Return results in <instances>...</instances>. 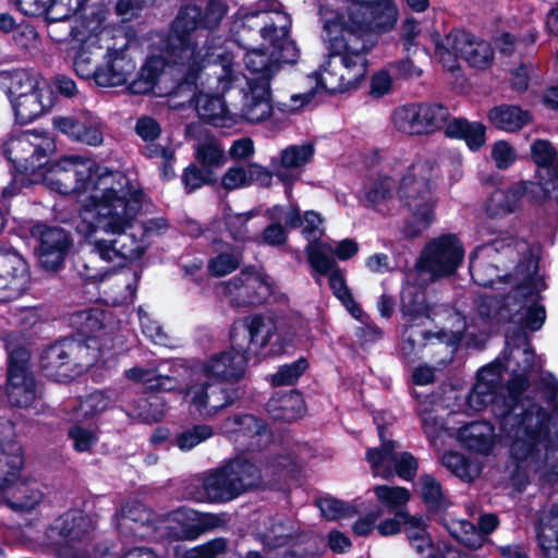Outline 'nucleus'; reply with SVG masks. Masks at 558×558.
Wrapping results in <instances>:
<instances>
[{"label": "nucleus", "mask_w": 558, "mask_h": 558, "mask_svg": "<svg viewBox=\"0 0 558 558\" xmlns=\"http://www.w3.org/2000/svg\"><path fill=\"white\" fill-rule=\"evenodd\" d=\"M526 330L519 324L506 332L504 357L513 363L511 378L506 384L507 395L495 396L490 404L500 429L511 438L509 454L517 472L527 461L537 469H554L558 453V430L551 433L554 415L532 399L523 404L535 368V351Z\"/></svg>", "instance_id": "obj_1"}, {"label": "nucleus", "mask_w": 558, "mask_h": 558, "mask_svg": "<svg viewBox=\"0 0 558 558\" xmlns=\"http://www.w3.org/2000/svg\"><path fill=\"white\" fill-rule=\"evenodd\" d=\"M145 193L140 186L119 201H105L100 204H89L77 209L75 229L89 246L86 258H80L74 267L80 277L87 283L100 282L105 278L102 267L95 265V259L116 266H124L129 260L142 258L146 253V245L135 244L128 252L117 247V240L97 239L96 233L102 231L107 234H123L133 226V221L143 208Z\"/></svg>", "instance_id": "obj_2"}, {"label": "nucleus", "mask_w": 558, "mask_h": 558, "mask_svg": "<svg viewBox=\"0 0 558 558\" xmlns=\"http://www.w3.org/2000/svg\"><path fill=\"white\" fill-rule=\"evenodd\" d=\"M40 174L43 183L60 195L94 192L80 204L78 209L89 204L119 201L118 197L125 195L126 191L140 187L125 173L78 155L62 156L51 161Z\"/></svg>", "instance_id": "obj_3"}, {"label": "nucleus", "mask_w": 558, "mask_h": 558, "mask_svg": "<svg viewBox=\"0 0 558 558\" xmlns=\"http://www.w3.org/2000/svg\"><path fill=\"white\" fill-rule=\"evenodd\" d=\"M432 172L433 167L427 160L415 161L400 180L397 194L401 205L411 213L402 228L409 239L421 235L435 220L437 199L432 187Z\"/></svg>", "instance_id": "obj_4"}, {"label": "nucleus", "mask_w": 558, "mask_h": 558, "mask_svg": "<svg viewBox=\"0 0 558 558\" xmlns=\"http://www.w3.org/2000/svg\"><path fill=\"white\" fill-rule=\"evenodd\" d=\"M262 483V469L242 453L209 470L203 477L202 487L207 501L226 504L259 488Z\"/></svg>", "instance_id": "obj_5"}, {"label": "nucleus", "mask_w": 558, "mask_h": 558, "mask_svg": "<svg viewBox=\"0 0 558 558\" xmlns=\"http://www.w3.org/2000/svg\"><path fill=\"white\" fill-rule=\"evenodd\" d=\"M97 361L98 354L93 353V349L84 345L76 336H70L47 345L39 356V366L45 377L68 384Z\"/></svg>", "instance_id": "obj_6"}, {"label": "nucleus", "mask_w": 558, "mask_h": 558, "mask_svg": "<svg viewBox=\"0 0 558 558\" xmlns=\"http://www.w3.org/2000/svg\"><path fill=\"white\" fill-rule=\"evenodd\" d=\"M34 255L41 269L59 272L65 268L68 258L75 250L72 230L37 220L28 227Z\"/></svg>", "instance_id": "obj_7"}, {"label": "nucleus", "mask_w": 558, "mask_h": 558, "mask_svg": "<svg viewBox=\"0 0 558 558\" xmlns=\"http://www.w3.org/2000/svg\"><path fill=\"white\" fill-rule=\"evenodd\" d=\"M435 52L449 72L459 69L458 58L471 68L485 70L492 65L495 57L489 41L477 38L465 29H452L445 39L438 38L435 41Z\"/></svg>", "instance_id": "obj_8"}, {"label": "nucleus", "mask_w": 558, "mask_h": 558, "mask_svg": "<svg viewBox=\"0 0 558 558\" xmlns=\"http://www.w3.org/2000/svg\"><path fill=\"white\" fill-rule=\"evenodd\" d=\"M463 258L464 247L458 235L445 233L425 244L417 258L416 269L436 281L453 276Z\"/></svg>", "instance_id": "obj_9"}, {"label": "nucleus", "mask_w": 558, "mask_h": 558, "mask_svg": "<svg viewBox=\"0 0 558 558\" xmlns=\"http://www.w3.org/2000/svg\"><path fill=\"white\" fill-rule=\"evenodd\" d=\"M8 349L5 393L9 403L16 408H29L36 400V378L31 371V351L23 344Z\"/></svg>", "instance_id": "obj_10"}, {"label": "nucleus", "mask_w": 558, "mask_h": 558, "mask_svg": "<svg viewBox=\"0 0 558 558\" xmlns=\"http://www.w3.org/2000/svg\"><path fill=\"white\" fill-rule=\"evenodd\" d=\"M450 116L449 108L440 102H412L396 109L393 121L402 132L424 135L445 132Z\"/></svg>", "instance_id": "obj_11"}, {"label": "nucleus", "mask_w": 558, "mask_h": 558, "mask_svg": "<svg viewBox=\"0 0 558 558\" xmlns=\"http://www.w3.org/2000/svg\"><path fill=\"white\" fill-rule=\"evenodd\" d=\"M223 287L225 292L239 307L263 305L274 292L269 277L256 271L254 266L243 268L240 274L223 282Z\"/></svg>", "instance_id": "obj_12"}, {"label": "nucleus", "mask_w": 558, "mask_h": 558, "mask_svg": "<svg viewBox=\"0 0 558 558\" xmlns=\"http://www.w3.org/2000/svg\"><path fill=\"white\" fill-rule=\"evenodd\" d=\"M71 325L76 329L77 340L82 341L93 353L100 351L112 341V313L99 307H87L74 312L70 317Z\"/></svg>", "instance_id": "obj_13"}, {"label": "nucleus", "mask_w": 558, "mask_h": 558, "mask_svg": "<svg viewBox=\"0 0 558 558\" xmlns=\"http://www.w3.org/2000/svg\"><path fill=\"white\" fill-rule=\"evenodd\" d=\"M228 7L221 0H207L205 8L187 3L179 10L170 31L192 38L197 29H215L227 14Z\"/></svg>", "instance_id": "obj_14"}, {"label": "nucleus", "mask_w": 558, "mask_h": 558, "mask_svg": "<svg viewBox=\"0 0 558 558\" xmlns=\"http://www.w3.org/2000/svg\"><path fill=\"white\" fill-rule=\"evenodd\" d=\"M215 521L216 518L213 514L181 507L167 514L162 537L169 543L194 541L203 533L215 527Z\"/></svg>", "instance_id": "obj_15"}, {"label": "nucleus", "mask_w": 558, "mask_h": 558, "mask_svg": "<svg viewBox=\"0 0 558 558\" xmlns=\"http://www.w3.org/2000/svg\"><path fill=\"white\" fill-rule=\"evenodd\" d=\"M52 125L56 131L81 144L99 146L104 142L101 119L87 109L57 116L52 120Z\"/></svg>", "instance_id": "obj_16"}, {"label": "nucleus", "mask_w": 558, "mask_h": 558, "mask_svg": "<svg viewBox=\"0 0 558 558\" xmlns=\"http://www.w3.org/2000/svg\"><path fill=\"white\" fill-rule=\"evenodd\" d=\"M230 341L231 350L214 354L205 363L204 373L208 378H214L218 383L233 385L243 378L247 361L235 329L230 331Z\"/></svg>", "instance_id": "obj_17"}, {"label": "nucleus", "mask_w": 558, "mask_h": 558, "mask_svg": "<svg viewBox=\"0 0 558 558\" xmlns=\"http://www.w3.org/2000/svg\"><path fill=\"white\" fill-rule=\"evenodd\" d=\"M29 282L31 270L23 255L14 248L0 247V301L19 298Z\"/></svg>", "instance_id": "obj_18"}, {"label": "nucleus", "mask_w": 558, "mask_h": 558, "mask_svg": "<svg viewBox=\"0 0 558 558\" xmlns=\"http://www.w3.org/2000/svg\"><path fill=\"white\" fill-rule=\"evenodd\" d=\"M324 248L330 250L326 243H312L305 246L306 259L314 272L328 278L329 288L332 294L341 303H353V293L347 284L343 271L335 258L328 256Z\"/></svg>", "instance_id": "obj_19"}, {"label": "nucleus", "mask_w": 558, "mask_h": 558, "mask_svg": "<svg viewBox=\"0 0 558 558\" xmlns=\"http://www.w3.org/2000/svg\"><path fill=\"white\" fill-rule=\"evenodd\" d=\"M166 52L173 64L186 66V72L179 85H186L190 89L196 87L203 70L197 43L187 36L169 31Z\"/></svg>", "instance_id": "obj_20"}, {"label": "nucleus", "mask_w": 558, "mask_h": 558, "mask_svg": "<svg viewBox=\"0 0 558 558\" xmlns=\"http://www.w3.org/2000/svg\"><path fill=\"white\" fill-rule=\"evenodd\" d=\"M10 93L14 96L12 106L20 124H28L45 112L41 90L26 73H17L12 77Z\"/></svg>", "instance_id": "obj_21"}, {"label": "nucleus", "mask_w": 558, "mask_h": 558, "mask_svg": "<svg viewBox=\"0 0 558 558\" xmlns=\"http://www.w3.org/2000/svg\"><path fill=\"white\" fill-rule=\"evenodd\" d=\"M106 62L102 64L98 80L100 87H118L128 82L129 76L135 70V62L129 56V46L121 48H108Z\"/></svg>", "instance_id": "obj_22"}, {"label": "nucleus", "mask_w": 558, "mask_h": 558, "mask_svg": "<svg viewBox=\"0 0 558 558\" xmlns=\"http://www.w3.org/2000/svg\"><path fill=\"white\" fill-rule=\"evenodd\" d=\"M89 0H20L27 16H41L52 21H66L80 14L85 17L84 11Z\"/></svg>", "instance_id": "obj_23"}, {"label": "nucleus", "mask_w": 558, "mask_h": 558, "mask_svg": "<svg viewBox=\"0 0 558 558\" xmlns=\"http://www.w3.org/2000/svg\"><path fill=\"white\" fill-rule=\"evenodd\" d=\"M4 153L15 170L23 174L35 172L37 168L44 171L45 168L51 163V161L47 159L46 149L33 145L26 138L11 141Z\"/></svg>", "instance_id": "obj_24"}, {"label": "nucleus", "mask_w": 558, "mask_h": 558, "mask_svg": "<svg viewBox=\"0 0 558 558\" xmlns=\"http://www.w3.org/2000/svg\"><path fill=\"white\" fill-rule=\"evenodd\" d=\"M266 410L275 421L291 423L304 416L306 403L298 389L276 391L267 401Z\"/></svg>", "instance_id": "obj_25"}, {"label": "nucleus", "mask_w": 558, "mask_h": 558, "mask_svg": "<svg viewBox=\"0 0 558 558\" xmlns=\"http://www.w3.org/2000/svg\"><path fill=\"white\" fill-rule=\"evenodd\" d=\"M0 493L5 505L16 512L32 511L43 498V493L36 487V483L22 480L20 475L17 480H13L5 487L0 488Z\"/></svg>", "instance_id": "obj_26"}, {"label": "nucleus", "mask_w": 558, "mask_h": 558, "mask_svg": "<svg viewBox=\"0 0 558 558\" xmlns=\"http://www.w3.org/2000/svg\"><path fill=\"white\" fill-rule=\"evenodd\" d=\"M487 120L495 129L515 133L533 122V113L519 105L500 104L487 111Z\"/></svg>", "instance_id": "obj_27"}, {"label": "nucleus", "mask_w": 558, "mask_h": 558, "mask_svg": "<svg viewBox=\"0 0 558 558\" xmlns=\"http://www.w3.org/2000/svg\"><path fill=\"white\" fill-rule=\"evenodd\" d=\"M290 22L280 28L275 24L264 25L260 28V36L270 43L271 56L276 57L278 62L295 64L300 58V50L296 43L290 38Z\"/></svg>", "instance_id": "obj_28"}, {"label": "nucleus", "mask_w": 558, "mask_h": 558, "mask_svg": "<svg viewBox=\"0 0 558 558\" xmlns=\"http://www.w3.org/2000/svg\"><path fill=\"white\" fill-rule=\"evenodd\" d=\"M527 192L526 182H517L508 189H497L485 203V211L490 218L505 217L520 208L521 199Z\"/></svg>", "instance_id": "obj_29"}, {"label": "nucleus", "mask_w": 558, "mask_h": 558, "mask_svg": "<svg viewBox=\"0 0 558 558\" xmlns=\"http://www.w3.org/2000/svg\"><path fill=\"white\" fill-rule=\"evenodd\" d=\"M494 426L486 421H473L458 429L462 446L474 453L488 456L494 448Z\"/></svg>", "instance_id": "obj_30"}, {"label": "nucleus", "mask_w": 558, "mask_h": 558, "mask_svg": "<svg viewBox=\"0 0 558 558\" xmlns=\"http://www.w3.org/2000/svg\"><path fill=\"white\" fill-rule=\"evenodd\" d=\"M445 136L463 141L471 151H478L486 143V126L481 121L471 122L463 117L452 118L445 129Z\"/></svg>", "instance_id": "obj_31"}, {"label": "nucleus", "mask_w": 558, "mask_h": 558, "mask_svg": "<svg viewBox=\"0 0 558 558\" xmlns=\"http://www.w3.org/2000/svg\"><path fill=\"white\" fill-rule=\"evenodd\" d=\"M272 113L270 102V85H256L248 83V93L244 96L242 116L251 123L267 120Z\"/></svg>", "instance_id": "obj_32"}, {"label": "nucleus", "mask_w": 558, "mask_h": 558, "mask_svg": "<svg viewBox=\"0 0 558 558\" xmlns=\"http://www.w3.org/2000/svg\"><path fill=\"white\" fill-rule=\"evenodd\" d=\"M88 533V518L83 511L69 510L59 515L46 532L48 538L60 536L66 542L82 541Z\"/></svg>", "instance_id": "obj_33"}, {"label": "nucleus", "mask_w": 558, "mask_h": 558, "mask_svg": "<svg viewBox=\"0 0 558 558\" xmlns=\"http://www.w3.org/2000/svg\"><path fill=\"white\" fill-rule=\"evenodd\" d=\"M167 65L168 60L163 56H148L135 78L129 83L128 90L134 95H147L151 93Z\"/></svg>", "instance_id": "obj_34"}, {"label": "nucleus", "mask_w": 558, "mask_h": 558, "mask_svg": "<svg viewBox=\"0 0 558 558\" xmlns=\"http://www.w3.org/2000/svg\"><path fill=\"white\" fill-rule=\"evenodd\" d=\"M436 333L420 326L404 325L399 344V359L404 365H413L421 359V352L427 341Z\"/></svg>", "instance_id": "obj_35"}, {"label": "nucleus", "mask_w": 558, "mask_h": 558, "mask_svg": "<svg viewBox=\"0 0 558 558\" xmlns=\"http://www.w3.org/2000/svg\"><path fill=\"white\" fill-rule=\"evenodd\" d=\"M101 54V47L96 45V40L84 39L81 41L73 57V68L75 73L85 80H94L97 86L100 82L97 78L100 74L102 64H98V57Z\"/></svg>", "instance_id": "obj_36"}, {"label": "nucleus", "mask_w": 558, "mask_h": 558, "mask_svg": "<svg viewBox=\"0 0 558 558\" xmlns=\"http://www.w3.org/2000/svg\"><path fill=\"white\" fill-rule=\"evenodd\" d=\"M271 336L270 329L260 315L253 316L244 325L242 340L239 339V342L243 344L247 362L252 355L258 354L270 342ZM239 338H241L240 333Z\"/></svg>", "instance_id": "obj_37"}, {"label": "nucleus", "mask_w": 558, "mask_h": 558, "mask_svg": "<svg viewBox=\"0 0 558 558\" xmlns=\"http://www.w3.org/2000/svg\"><path fill=\"white\" fill-rule=\"evenodd\" d=\"M535 530L542 557L558 558V507L541 518Z\"/></svg>", "instance_id": "obj_38"}, {"label": "nucleus", "mask_w": 558, "mask_h": 558, "mask_svg": "<svg viewBox=\"0 0 558 558\" xmlns=\"http://www.w3.org/2000/svg\"><path fill=\"white\" fill-rule=\"evenodd\" d=\"M418 483L422 501L429 514L444 513L451 507L452 504L445 495L441 483L433 474H421Z\"/></svg>", "instance_id": "obj_39"}, {"label": "nucleus", "mask_w": 558, "mask_h": 558, "mask_svg": "<svg viewBox=\"0 0 558 558\" xmlns=\"http://www.w3.org/2000/svg\"><path fill=\"white\" fill-rule=\"evenodd\" d=\"M195 161L206 170L208 174H216L228 161L225 149L218 138L207 137L194 146Z\"/></svg>", "instance_id": "obj_40"}, {"label": "nucleus", "mask_w": 558, "mask_h": 558, "mask_svg": "<svg viewBox=\"0 0 558 558\" xmlns=\"http://www.w3.org/2000/svg\"><path fill=\"white\" fill-rule=\"evenodd\" d=\"M246 70L254 75L247 82L256 83V85H270L275 69L271 57L264 50L254 49L248 51L244 57Z\"/></svg>", "instance_id": "obj_41"}, {"label": "nucleus", "mask_w": 558, "mask_h": 558, "mask_svg": "<svg viewBox=\"0 0 558 558\" xmlns=\"http://www.w3.org/2000/svg\"><path fill=\"white\" fill-rule=\"evenodd\" d=\"M373 490L380 506L387 508L390 512L403 511L401 508L411 498L410 490L405 487L377 485Z\"/></svg>", "instance_id": "obj_42"}, {"label": "nucleus", "mask_w": 558, "mask_h": 558, "mask_svg": "<svg viewBox=\"0 0 558 558\" xmlns=\"http://www.w3.org/2000/svg\"><path fill=\"white\" fill-rule=\"evenodd\" d=\"M316 506L319 508L322 515L328 521L350 519L359 513L355 506L332 496L317 498Z\"/></svg>", "instance_id": "obj_43"}, {"label": "nucleus", "mask_w": 558, "mask_h": 558, "mask_svg": "<svg viewBox=\"0 0 558 558\" xmlns=\"http://www.w3.org/2000/svg\"><path fill=\"white\" fill-rule=\"evenodd\" d=\"M308 367V360L305 356H300L292 363L280 365L277 372L271 375L270 384L272 387L293 386Z\"/></svg>", "instance_id": "obj_44"}, {"label": "nucleus", "mask_w": 558, "mask_h": 558, "mask_svg": "<svg viewBox=\"0 0 558 558\" xmlns=\"http://www.w3.org/2000/svg\"><path fill=\"white\" fill-rule=\"evenodd\" d=\"M214 435V429L208 424H195L191 427L177 433L171 444L182 451H189L207 440Z\"/></svg>", "instance_id": "obj_45"}, {"label": "nucleus", "mask_w": 558, "mask_h": 558, "mask_svg": "<svg viewBox=\"0 0 558 558\" xmlns=\"http://www.w3.org/2000/svg\"><path fill=\"white\" fill-rule=\"evenodd\" d=\"M181 181L186 194L194 193L205 185H215L218 182L217 174H208L197 162H191L182 172Z\"/></svg>", "instance_id": "obj_46"}, {"label": "nucleus", "mask_w": 558, "mask_h": 558, "mask_svg": "<svg viewBox=\"0 0 558 558\" xmlns=\"http://www.w3.org/2000/svg\"><path fill=\"white\" fill-rule=\"evenodd\" d=\"M255 215L256 213L254 210L234 214L230 206L223 209V225L234 241L244 242L247 239V223Z\"/></svg>", "instance_id": "obj_47"}, {"label": "nucleus", "mask_w": 558, "mask_h": 558, "mask_svg": "<svg viewBox=\"0 0 558 558\" xmlns=\"http://www.w3.org/2000/svg\"><path fill=\"white\" fill-rule=\"evenodd\" d=\"M531 160L537 167V175L545 173L553 168V163L558 157V151L548 140L536 138L532 142L530 147Z\"/></svg>", "instance_id": "obj_48"}, {"label": "nucleus", "mask_w": 558, "mask_h": 558, "mask_svg": "<svg viewBox=\"0 0 558 558\" xmlns=\"http://www.w3.org/2000/svg\"><path fill=\"white\" fill-rule=\"evenodd\" d=\"M547 289L545 278H524L513 287V299L522 305L542 299L541 292ZM523 308V306H521Z\"/></svg>", "instance_id": "obj_49"}, {"label": "nucleus", "mask_w": 558, "mask_h": 558, "mask_svg": "<svg viewBox=\"0 0 558 558\" xmlns=\"http://www.w3.org/2000/svg\"><path fill=\"white\" fill-rule=\"evenodd\" d=\"M393 182L390 177H378L374 180L365 193L367 206L378 213L381 211L380 206L388 199L392 198Z\"/></svg>", "instance_id": "obj_50"}, {"label": "nucleus", "mask_w": 558, "mask_h": 558, "mask_svg": "<svg viewBox=\"0 0 558 558\" xmlns=\"http://www.w3.org/2000/svg\"><path fill=\"white\" fill-rule=\"evenodd\" d=\"M442 464L457 477L464 482H472L477 476L473 462L464 454L449 451L442 457Z\"/></svg>", "instance_id": "obj_51"}, {"label": "nucleus", "mask_w": 558, "mask_h": 558, "mask_svg": "<svg viewBox=\"0 0 558 558\" xmlns=\"http://www.w3.org/2000/svg\"><path fill=\"white\" fill-rule=\"evenodd\" d=\"M315 149L312 144L290 145L280 153V166L283 169L302 168L310 162Z\"/></svg>", "instance_id": "obj_52"}, {"label": "nucleus", "mask_w": 558, "mask_h": 558, "mask_svg": "<svg viewBox=\"0 0 558 558\" xmlns=\"http://www.w3.org/2000/svg\"><path fill=\"white\" fill-rule=\"evenodd\" d=\"M400 311L403 316L414 320L420 317H429L430 307L425 302L423 293L408 291L401 295Z\"/></svg>", "instance_id": "obj_53"}, {"label": "nucleus", "mask_w": 558, "mask_h": 558, "mask_svg": "<svg viewBox=\"0 0 558 558\" xmlns=\"http://www.w3.org/2000/svg\"><path fill=\"white\" fill-rule=\"evenodd\" d=\"M23 465L24 458L22 452L8 453L4 450H0V488L5 487L11 481L17 480Z\"/></svg>", "instance_id": "obj_54"}, {"label": "nucleus", "mask_w": 558, "mask_h": 558, "mask_svg": "<svg viewBox=\"0 0 558 558\" xmlns=\"http://www.w3.org/2000/svg\"><path fill=\"white\" fill-rule=\"evenodd\" d=\"M513 363H508L506 360L501 361L496 359L492 363L481 367L477 372L476 385L474 389L481 388L482 385L487 389L495 386L497 380L501 377L502 373L512 367Z\"/></svg>", "instance_id": "obj_55"}, {"label": "nucleus", "mask_w": 558, "mask_h": 558, "mask_svg": "<svg viewBox=\"0 0 558 558\" xmlns=\"http://www.w3.org/2000/svg\"><path fill=\"white\" fill-rule=\"evenodd\" d=\"M213 393L216 396L210 400V408L217 412L221 409L232 405L242 397L243 391L240 387H235L226 383H218L213 388Z\"/></svg>", "instance_id": "obj_56"}, {"label": "nucleus", "mask_w": 558, "mask_h": 558, "mask_svg": "<svg viewBox=\"0 0 558 558\" xmlns=\"http://www.w3.org/2000/svg\"><path fill=\"white\" fill-rule=\"evenodd\" d=\"M240 266V259L232 253H219L208 262V272L210 276L219 278L236 270Z\"/></svg>", "instance_id": "obj_57"}, {"label": "nucleus", "mask_w": 558, "mask_h": 558, "mask_svg": "<svg viewBox=\"0 0 558 558\" xmlns=\"http://www.w3.org/2000/svg\"><path fill=\"white\" fill-rule=\"evenodd\" d=\"M539 270V256L535 254L532 247L526 250L520 255L518 263L514 266V275L518 278H544L538 275Z\"/></svg>", "instance_id": "obj_58"}, {"label": "nucleus", "mask_w": 558, "mask_h": 558, "mask_svg": "<svg viewBox=\"0 0 558 558\" xmlns=\"http://www.w3.org/2000/svg\"><path fill=\"white\" fill-rule=\"evenodd\" d=\"M318 546L315 542H304L302 539L290 544L280 550L271 553L269 558H315Z\"/></svg>", "instance_id": "obj_59"}, {"label": "nucleus", "mask_w": 558, "mask_h": 558, "mask_svg": "<svg viewBox=\"0 0 558 558\" xmlns=\"http://www.w3.org/2000/svg\"><path fill=\"white\" fill-rule=\"evenodd\" d=\"M227 554V542L225 538H214L203 545H198L192 549H187L184 558H225Z\"/></svg>", "instance_id": "obj_60"}, {"label": "nucleus", "mask_w": 558, "mask_h": 558, "mask_svg": "<svg viewBox=\"0 0 558 558\" xmlns=\"http://www.w3.org/2000/svg\"><path fill=\"white\" fill-rule=\"evenodd\" d=\"M524 306L525 312L521 316L519 324L533 332L539 330L546 320L545 306L538 300Z\"/></svg>", "instance_id": "obj_61"}, {"label": "nucleus", "mask_w": 558, "mask_h": 558, "mask_svg": "<svg viewBox=\"0 0 558 558\" xmlns=\"http://www.w3.org/2000/svg\"><path fill=\"white\" fill-rule=\"evenodd\" d=\"M492 158L498 169L506 170L515 162L517 154L507 141L499 140L493 145Z\"/></svg>", "instance_id": "obj_62"}, {"label": "nucleus", "mask_w": 558, "mask_h": 558, "mask_svg": "<svg viewBox=\"0 0 558 558\" xmlns=\"http://www.w3.org/2000/svg\"><path fill=\"white\" fill-rule=\"evenodd\" d=\"M68 434L74 441V449L78 452L89 451L97 442L96 434L78 424L71 426Z\"/></svg>", "instance_id": "obj_63"}, {"label": "nucleus", "mask_w": 558, "mask_h": 558, "mask_svg": "<svg viewBox=\"0 0 558 558\" xmlns=\"http://www.w3.org/2000/svg\"><path fill=\"white\" fill-rule=\"evenodd\" d=\"M135 133L145 142H155L161 135L160 123L150 116H142L136 120Z\"/></svg>", "instance_id": "obj_64"}]
</instances>
